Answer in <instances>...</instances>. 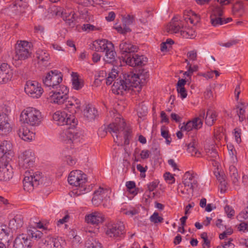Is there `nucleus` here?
I'll return each mask as SVG.
<instances>
[{"label":"nucleus","instance_id":"bb28decb","mask_svg":"<svg viewBox=\"0 0 248 248\" xmlns=\"http://www.w3.org/2000/svg\"><path fill=\"white\" fill-rule=\"evenodd\" d=\"M119 47L122 54L125 55L124 58L129 56L131 53L137 52L138 49V47L137 46L132 44L128 41H123L120 44Z\"/></svg>","mask_w":248,"mask_h":248},{"label":"nucleus","instance_id":"0e129e2a","mask_svg":"<svg viewBox=\"0 0 248 248\" xmlns=\"http://www.w3.org/2000/svg\"><path fill=\"white\" fill-rule=\"evenodd\" d=\"M116 30L121 33H125L126 32H129L130 31V29L127 26H124V28H123L121 26H119L116 27Z\"/></svg>","mask_w":248,"mask_h":248},{"label":"nucleus","instance_id":"f3484780","mask_svg":"<svg viewBox=\"0 0 248 248\" xmlns=\"http://www.w3.org/2000/svg\"><path fill=\"white\" fill-rule=\"evenodd\" d=\"M212 12L210 15V22L213 26H217L224 24V20L221 18L223 15L222 8L220 6H215L211 7Z\"/></svg>","mask_w":248,"mask_h":248},{"label":"nucleus","instance_id":"a211bd4d","mask_svg":"<svg viewBox=\"0 0 248 248\" xmlns=\"http://www.w3.org/2000/svg\"><path fill=\"white\" fill-rule=\"evenodd\" d=\"M105 216L101 212L94 211L85 216V221L88 224L98 226L105 221Z\"/></svg>","mask_w":248,"mask_h":248},{"label":"nucleus","instance_id":"6ab92c4d","mask_svg":"<svg viewBox=\"0 0 248 248\" xmlns=\"http://www.w3.org/2000/svg\"><path fill=\"white\" fill-rule=\"evenodd\" d=\"M48 240L39 243V248H62L64 241L59 237H49Z\"/></svg>","mask_w":248,"mask_h":248},{"label":"nucleus","instance_id":"c756f323","mask_svg":"<svg viewBox=\"0 0 248 248\" xmlns=\"http://www.w3.org/2000/svg\"><path fill=\"white\" fill-rule=\"evenodd\" d=\"M11 129L8 116L6 114H0V134L6 135Z\"/></svg>","mask_w":248,"mask_h":248},{"label":"nucleus","instance_id":"72a5a7b5","mask_svg":"<svg viewBox=\"0 0 248 248\" xmlns=\"http://www.w3.org/2000/svg\"><path fill=\"white\" fill-rule=\"evenodd\" d=\"M84 117L89 121L94 120L97 115L96 109L91 105L86 106L83 111Z\"/></svg>","mask_w":248,"mask_h":248},{"label":"nucleus","instance_id":"4c0bfd02","mask_svg":"<svg viewBox=\"0 0 248 248\" xmlns=\"http://www.w3.org/2000/svg\"><path fill=\"white\" fill-rule=\"evenodd\" d=\"M110 49L105 51V56L104 60L107 63H112L115 60L116 53L114 51V46Z\"/></svg>","mask_w":248,"mask_h":248},{"label":"nucleus","instance_id":"423d86ee","mask_svg":"<svg viewBox=\"0 0 248 248\" xmlns=\"http://www.w3.org/2000/svg\"><path fill=\"white\" fill-rule=\"evenodd\" d=\"M69 90L64 85H61L55 91L49 93V100L52 103L63 105L68 97Z\"/></svg>","mask_w":248,"mask_h":248},{"label":"nucleus","instance_id":"c85d7f7f","mask_svg":"<svg viewBox=\"0 0 248 248\" xmlns=\"http://www.w3.org/2000/svg\"><path fill=\"white\" fill-rule=\"evenodd\" d=\"M183 183L185 186L193 189L198 186V182L193 174L186 172L184 174Z\"/></svg>","mask_w":248,"mask_h":248},{"label":"nucleus","instance_id":"4468645a","mask_svg":"<svg viewBox=\"0 0 248 248\" xmlns=\"http://www.w3.org/2000/svg\"><path fill=\"white\" fill-rule=\"evenodd\" d=\"M109 190L100 187L93 193V204L95 206H98L103 202H107L109 198Z\"/></svg>","mask_w":248,"mask_h":248},{"label":"nucleus","instance_id":"393cba45","mask_svg":"<svg viewBox=\"0 0 248 248\" xmlns=\"http://www.w3.org/2000/svg\"><path fill=\"white\" fill-rule=\"evenodd\" d=\"M113 46L111 42L106 39L97 40L93 42L92 49L97 52H105Z\"/></svg>","mask_w":248,"mask_h":248},{"label":"nucleus","instance_id":"473e14b6","mask_svg":"<svg viewBox=\"0 0 248 248\" xmlns=\"http://www.w3.org/2000/svg\"><path fill=\"white\" fill-rule=\"evenodd\" d=\"M187 151L191 154L192 156L200 157L201 155V152L198 148V142L196 139L194 138L188 143L187 145Z\"/></svg>","mask_w":248,"mask_h":248},{"label":"nucleus","instance_id":"20e7f679","mask_svg":"<svg viewBox=\"0 0 248 248\" xmlns=\"http://www.w3.org/2000/svg\"><path fill=\"white\" fill-rule=\"evenodd\" d=\"M68 182L70 185L78 187L76 194L80 195L89 191L84 187L87 182L86 175L80 170H75L70 172L68 177Z\"/></svg>","mask_w":248,"mask_h":248},{"label":"nucleus","instance_id":"f704fd0d","mask_svg":"<svg viewBox=\"0 0 248 248\" xmlns=\"http://www.w3.org/2000/svg\"><path fill=\"white\" fill-rule=\"evenodd\" d=\"M36 55L38 62L42 64H46L50 59L49 54L45 50L39 49L37 50Z\"/></svg>","mask_w":248,"mask_h":248},{"label":"nucleus","instance_id":"7ed1b4c3","mask_svg":"<svg viewBox=\"0 0 248 248\" xmlns=\"http://www.w3.org/2000/svg\"><path fill=\"white\" fill-rule=\"evenodd\" d=\"M43 120L42 113L39 110L33 107L25 108L20 115V122L31 126H39Z\"/></svg>","mask_w":248,"mask_h":248},{"label":"nucleus","instance_id":"774afa93","mask_svg":"<svg viewBox=\"0 0 248 248\" xmlns=\"http://www.w3.org/2000/svg\"><path fill=\"white\" fill-rule=\"evenodd\" d=\"M186 68L189 71L191 75L193 74V72L197 71L198 69L197 65H195L192 66L190 62H188Z\"/></svg>","mask_w":248,"mask_h":248},{"label":"nucleus","instance_id":"680f3d73","mask_svg":"<svg viewBox=\"0 0 248 248\" xmlns=\"http://www.w3.org/2000/svg\"><path fill=\"white\" fill-rule=\"evenodd\" d=\"M148 169V167L146 166L145 167H143L142 166H141L140 164H138L137 165V169L138 171L140 172L141 175L142 177L145 176V172L147 171Z\"/></svg>","mask_w":248,"mask_h":248},{"label":"nucleus","instance_id":"5fc2aeb1","mask_svg":"<svg viewBox=\"0 0 248 248\" xmlns=\"http://www.w3.org/2000/svg\"><path fill=\"white\" fill-rule=\"evenodd\" d=\"M134 17L133 16L127 15L123 18V23L125 26L132 24L134 21Z\"/></svg>","mask_w":248,"mask_h":248},{"label":"nucleus","instance_id":"f8f14e48","mask_svg":"<svg viewBox=\"0 0 248 248\" xmlns=\"http://www.w3.org/2000/svg\"><path fill=\"white\" fill-rule=\"evenodd\" d=\"M106 234L108 237L117 238L125 233L123 222L118 221L116 223H109L106 229Z\"/></svg>","mask_w":248,"mask_h":248},{"label":"nucleus","instance_id":"412c9836","mask_svg":"<svg viewBox=\"0 0 248 248\" xmlns=\"http://www.w3.org/2000/svg\"><path fill=\"white\" fill-rule=\"evenodd\" d=\"M74 128L70 126V125H68L66 129L63 130L60 133V140L67 144L73 143L77 136Z\"/></svg>","mask_w":248,"mask_h":248},{"label":"nucleus","instance_id":"cd10ccee","mask_svg":"<svg viewBox=\"0 0 248 248\" xmlns=\"http://www.w3.org/2000/svg\"><path fill=\"white\" fill-rule=\"evenodd\" d=\"M30 242L25 234L18 235L15 240L14 248H30Z\"/></svg>","mask_w":248,"mask_h":248},{"label":"nucleus","instance_id":"39448f33","mask_svg":"<svg viewBox=\"0 0 248 248\" xmlns=\"http://www.w3.org/2000/svg\"><path fill=\"white\" fill-rule=\"evenodd\" d=\"M41 174L39 171L34 172L31 170L26 171L23 180L24 189L29 192L32 191L39 185Z\"/></svg>","mask_w":248,"mask_h":248},{"label":"nucleus","instance_id":"ea45409f","mask_svg":"<svg viewBox=\"0 0 248 248\" xmlns=\"http://www.w3.org/2000/svg\"><path fill=\"white\" fill-rule=\"evenodd\" d=\"M72 79V88L76 90H79L83 87V83L79 81L78 75L77 73L72 72L71 74Z\"/></svg>","mask_w":248,"mask_h":248},{"label":"nucleus","instance_id":"a878e982","mask_svg":"<svg viewBox=\"0 0 248 248\" xmlns=\"http://www.w3.org/2000/svg\"><path fill=\"white\" fill-rule=\"evenodd\" d=\"M184 28V24L182 21L179 19L178 17H174L169 24L167 26V30L168 32L172 33H176Z\"/></svg>","mask_w":248,"mask_h":248},{"label":"nucleus","instance_id":"6e6d98bb","mask_svg":"<svg viewBox=\"0 0 248 248\" xmlns=\"http://www.w3.org/2000/svg\"><path fill=\"white\" fill-rule=\"evenodd\" d=\"M237 228L240 232H248V221L241 222L239 224Z\"/></svg>","mask_w":248,"mask_h":248},{"label":"nucleus","instance_id":"49530a36","mask_svg":"<svg viewBox=\"0 0 248 248\" xmlns=\"http://www.w3.org/2000/svg\"><path fill=\"white\" fill-rule=\"evenodd\" d=\"M8 234V229L7 226L0 223V240H2L7 238Z\"/></svg>","mask_w":248,"mask_h":248},{"label":"nucleus","instance_id":"e2e57ef3","mask_svg":"<svg viewBox=\"0 0 248 248\" xmlns=\"http://www.w3.org/2000/svg\"><path fill=\"white\" fill-rule=\"evenodd\" d=\"M177 91L179 94L182 99H184L187 96V93L186 90L184 88H177Z\"/></svg>","mask_w":248,"mask_h":248},{"label":"nucleus","instance_id":"e433bc0d","mask_svg":"<svg viewBox=\"0 0 248 248\" xmlns=\"http://www.w3.org/2000/svg\"><path fill=\"white\" fill-rule=\"evenodd\" d=\"M229 175L232 184L234 186H238L239 184V177L237 169L233 165H232L229 167Z\"/></svg>","mask_w":248,"mask_h":248},{"label":"nucleus","instance_id":"79ce46f5","mask_svg":"<svg viewBox=\"0 0 248 248\" xmlns=\"http://www.w3.org/2000/svg\"><path fill=\"white\" fill-rule=\"evenodd\" d=\"M86 248H103L101 243L96 239H92L87 240L85 243Z\"/></svg>","mask_w":248,"mask_h":248},{"label":"nucleus","instance_id":"bf43d9fd","mask_svg":"<svg viewBox=\"0 0 248 248\" xmlns=\"http://www.w3.org/2000/svg\"><path fill=\"white\" fill-rule=\"evenodd\" d=\"M245 110L242 108H239L238 110H237V115L239 117V120L240 122H242L246 118Z\"/></svg>","mask_w":248,"mask_h":248},{"label":"nucleus","instance_id":"a19ab883","mask_svg":"<svg viewBox=\"0 0 248 248\" xmlns=\"http://www.w3.org/2000/svg\"><path fill=\"white\" fill-rule=\"evenodd\" d=\"M28 235L35 240H38L43 236V233L37 230L36 228H33L27 230Z\"/></svg>","mask_w":248,"mask_h":248},{"label":"nucleus","instance_id":"0eeeda50","mask_svg":"<svg viewBox=\"0 0 248 248\" xmlns=\"http://www.w3.org/2000/svg\"><path fill=\"white\" fill-rule=\"evenodd\" d=\"M53 119L58 125H70L72 127H75L78 122L73 115L68 114L62 111H57L54 113Z\"/></svg>","mask_w":248,"mask_h":248},{"label":"nucleus","instance_id":"c9c22d12","mask_svg":"<svg viewBox=\"0 0 248 248\" xmlns=\"http://www.w3.org/2000/svg\"><path fill=\"white\" fill-rule=\"evenodd\" d=\"M217 113L212 109H208L205 118V123L208 126H212L217 120Z\"/></svg>","mask_w":248,"mask_h":248},{"label":"nucleus","instance_id":"338daca9","mask_svg":"<svg viewBox=\"0 0 248 248\" xmlns=\"http://www.w3.org/2000/svg\"><path fill=\"white\" fill-rule=\"evenodd\" d=\"M150 152L148 150H142L140 153V156L142 159H146L149 158Z\"/></svg>","mask_w":248,"mask_h":248},{"label":"nucleus","instance_id":"052dcab7","mask_svg":"<svg viewBox=\"0 0 248 248\" xmlns=\"http://www.w3.org/2000/svg\"><path fill=\"white\" fill-rule=\"evenodd\" d=\"M234 136L235 140L237 143H240L241 141V130L238 128H235L234 129Z\"/></svg>","mask_w":248,"mask_h":248},{"label":"nucleus","instance_id":"6e6552de","mask_svg":"<svg viewBox=\"0 0 248 248\" xmlns=\"http://www.w3.org/2000/svg\"><path fill=\"white\" fill-rule=\"evenodd\" d=\"M34 153L31 150H25L18 156V165L23 170L31 169L35 165Z\"/></svg>","mask_w":248,"mask_h":248},{"label":"nucleus","instance_id":"9d476101","mask_svg":"<svg viewBox=\"0 0 248 248\" xmlns=\"http://www.w3.org/2000/svg\"><path fill=\"white\" fill-rule=\"evenodd\" d=\"M62 75L57 70H51L48 72L43 78L44 84L47 87L52 88H58L60 83L62 81Z\"/></svg>","mask_w":248,"mask_h":248},{"label":"nucleus","instance_id":"5701e85b","mask_svg":"<svg viewBox=\"0 0 248 248\" xmlns=\"http://www.w3.org/2000/svg\"><path fill=\"white\" fill-rule=\"evenodd\" d=\"M63 105L64 109L69 111L71 115H73L80 109L81 103L78 98L68 96Z\"/></svg>","mask_w":248,"mask_h":248},{"label":"nucleus","instance_id":"f03ea898","mask_svg":"<svg viewBox=\"0 0 248 248\" xmlns=\"http://www.w3.org/2000/svg\"><path fill=\"white\" fill-rule=\"evenodd\" d=\"M140 79L138 74L131 73L124 77V79L117 78L114 82L111 90L113 93L123 95L127 90H133L140 86Z\"/></svg>","mask_w":248,"mask_h":248},{"label":"nucleus","instance_id":"4be33fe9","mask_svg":"<svg viewBox=\"0 0 248 248\" xmlns=\"http://www.w3.org/2000/svg\"><path fill=\"white\" fill-rule=\"evenodd\" d=\"M126 63L129 65L135 67L136 66H142L145 65L147 62V58L143 55L138 54H129L127 57L124 58Z\"/></svg>","mask_w":248,"mask_h":248},{"label":"nucleus","instance_id":"69168bd1","mask_svg":"<svg viewBox=\"0 0 248 248\" xmlns=\"http://www.w3.org/2000/svg\"><path fill=\"white\" fill-rule=\"evenodd\" d=\"M138 213V211L135 209H132L129 210H124L123 211V214L126 215L130 216L131 217L133 216Z\"/></svg>","mask_w":248,"mask_h":248},{"label":"nucleus","instance_id":"2eb2a0df","mask_svg":"<svg viewBox=\"0 0 248 248\" xmlns=\"http://www.w3.org/2000/svg\"><path fill=\"white\" fill-rule=\"evenodd\" d=\"M11 161H0V181L7 182L12 178L13 169L9 164Z\"/></svg>","mask_w":248,"mask_h":248},{"label":"nucleus","instance_id":"dca6fc26","mask_svg":"<svg viewBox=\"0 0 248 248\" xmlns=\"http://www.w3.org/2000/svg\"><path fill=\"white\" fill-rule=\"evenodd\" d=\"M12 144L8 141L4 140L0 145V161H11L14 154Z\"/></svg>","mask_w":248,"mask_h":248},{"label":"nucleus","instance_id":"4d7b16f0","mask_svg":"<svg viewBox=\"0 0 248 248\" xmlns=\"http://www.w3.org/2000/svg\"><path fill=\"white\" fill-rule=\"evenodd\" d=\"M187 57L189 60L196 61L197 57V51L196 50H192L188 51L187 53Z\"/></svg>","mask_w":248,"mask_h":248},{"label":"nucleus","instance_id":"9b49d317","mask_svg":"<svg viewBox=\"0 0 248 248\" xmlns=\"http://www.w3.org/2000/svg\"><path fill=\"white\" fill-rule=\"evenodd\" d=\"M24 90L29 96L33 98H39L44 92L41 84L36 81H27Z\"/></svg>","mask_w":248,"mask_h":248},{"label":"nucleus","instance_id":"c03bdc74","mask_svg":"<svg viewBox=\"0 0 248 248\" xmlns=\"http://www.w3.org/2000/svg\"><path fill=\"white\" fill-rule=\"evenodd\" d=\"M161 135L165 139L167 144H170L171 141V138L169 134V131L167 127L163 126L161 128Z\"/></svg>","mask_w":248,"mask_h":248},{"label":"nucleus","instance_id":"1a4fd4ad","mask_svg":"<svg viewBox=\"0 0 248 248\" xmlns=\"http://www.w3.org/2000/svg\"><path fill=\"white\" fill-rule=\"evenodd\" d=\"M31 54V44L26 41H20L16 46L15 59L24 60L28 59Z\"/></svg>","mask_w":248,"mask_h":248},{"label":"nucleus","instance_id":"a18cd8bd","mask_svg":"<svg viewBox=\"0 0 248 248\" xmlns=\"http://www.w3.org/2000/svg\"><path fill=\"white\" fill-rule=\"evenodd\" d=\"M82 30L89 32L94 31H101L102 28L101 27L94 26L90 24H84L82 26Z\"/></svg>","mask_w":248,"mask_h":248},{"label":"nucleus","instance_id":"13d9d810","mask_svg":"<svg viewBox=\"0 0 248 248\" xmlns=\"http://www.w3.org/2000/svg\"><path fill=\"white\" fill-rule=\"evenodd\" d=\"M224 210L228 217H231L234 215V210L230 206L226 205L224 208Z\"/></svg>","mask_w":248,"mask_h":248},{"label":"nucleus","instance_id":"2f4dec72","mask_svg":"<svg viewBox=\"0 0 248 248\" xmlns=\"http://www.w3.org/2000/svg\"><path fill=\"white\" fill-rule=\"evenodd\" d=\"M200 19V16L191 10H186L184 12V20L187 23L189 22L191 24H196Z\"/></svg>","mask_w":248,"mask_h":248},{"label":"nucleus","instance_id":"aec40b11","mask_svg":"<svg viewBox=\"0 0 248 248\" xmlns=\"http://www.w3.org/2000/svg\"><path fill=\"white\" fill-rule=\"evenodd\" d=\"M13 77V72L10 66L6 63L0 64V84L9 82Z\"/></svg>","mask_w":248,"mask_h":248},{"label":"nucleus","instance_id":"f257e3e1","mask_svg":"<svg viewBox=\"0 0 248 248\" xmlns=\"http://www.w3.org/2000/svg\"><path fill=\"white\" fill-rule=\"evenodd\" d=\"M108 130L118 145L129 144L131 131L126 125L124 119L117 118L115 123L108 125Z\"/></svg>","mask_w":248,"mask_h":248},{"label":"nucleus","instance_id":"de8ad7c7","mask_svg":"<svg viewBox=\"0 0 248 248\" xmlns=\"http://www.w3.org/2000/svg\"><path fill=\"white\" fill-rule=\"evenodd\" d=\"M14 221L16 222V229L21 227L23 223V217L20 215H16L13 219L10 220V223H13Z\"/></svg>","mask_w":248,"mask_h":248},{"label":"nucleus","instance_id":"603ef678","mask_svg":"<svg viewBox=\"0 0 248 248\" xmlns=\"http://www.w3.org/2000/svg\"><path fill=\"white\" fill-rule=\"evenodd\" d=\"M51 11L52 15L56 16L62 17L64 13L63 8L61 7H54L52 9Z\"/></svg>","mask_w":248,"mask_h":248},{"label":"nucleus","instance_id":"864d4df0","mask_svg":"<svg viewBox=\"0 0 248 248\" xmlns=\"http://www.w3.org/2000/svg\"><path fill=\"white\" fill-rule=\"evenodd\" d=\"M150 13L149 11H146L141 14V17L139 18V21L141 24L145 25L147 23V17L150 16Z\"/></svg>","mask_w":248,"mask_h":248},{"label":"nucleus","instance_id":"58836bf2","mask_svg":"<svg viewBox=\"0 0 248 248\" xmlns=\"http://www.w3.org/2000/svg\"><path fill=\"white\" fill-rule=\"evenodd\" d=\"M75 14L74 12L72 10L70 11H66L65 10L62 17L67 24L70 26H71L75 21Z\"/></svg>","mask_w":248,"mask_h":248},{"label":"nucleus","instance_id":"b1692460","mask_svg":"<svg viewBox=\"0 0 248 248\" xmlns=\"http://www.w3.org/2000/svg\"><path fill=\"white\" fill-rule=\"evenodd\" d=\"M73 1L76 4L83 6H95L96 5H99L106 10L108 9V7L110 4V2L103 0H96L95 1L93 0H73Z\"/></svg>","mask_w":248,"mask_h":248},{"label":"nucleus","instance_id":"ddd939ff","mask_svg":"<svg viewBox=\"0 0 248 248\" xmlns=\"http://www.w3.org/2000/svg\"><path fill=\"white\" fill-rule=\"evenodd\" d=\"M205 110H202L200 111L199 116L181 126V130L182 131H190L193 129H198L201 128L202 125V119L204 118Z\"/></svg>","mask_w":248,"mask_h":248},{"label":"nucleus","instance_id":"7c9ffc66","mask_svg":"<svg viewBox=\"0 0 248 248\" xmlns=\"http://www.w3.org/2000/svg\"><path fill=\"white\" fill-rule=\"evenodd\" d=\"M19 137L24 141H31L34 137V134L29 129L25 126H22L18 131Z\"/></svg>","mask_w":248,"mask_h":248},{"label":"nucleus","instance_id":"09e8293b","mask_svg":"<svg viewBox=\"0 0 248 248\" xmlns=\"http://www.w3.org/2000/svg\"><path fill=\"white\" fill-rule=\"evenodd\" d=\"M150 221L154 223H161L163 221V218L159 216L158 213L155 212L150 218Z\"/></svg>","mask_w":248,"mask_h":248},{"label":"nucleus","instance_id":"8fccbe9b","mask_svg":"<svg viewBox=\"0 0 248 248\" xmlns=\"http://www.w3.org/2000/svg\"><path fill=\"white\" fill-rule=\"evenodd\" d=\"M207 155L210 160H214L218 158L217 152L215 149L209 150L206 152Z\"/></svg>","mask_w":248,"mask_h":248},{"label":"nucleus","instance_id":"3c124183","mask_svg":"<svg viewBox=\"0 0 248 248\" xmlns=\"http://www.w3.org/2000/svg\"><path fill=\"white\" fill-rule=\"evenodd\" d=\"M232 239L230 238L222 243L221 246H218L217 248H234V245L232 243Z\"/></svg>","mask_w":248,"mask_h":248},{"label":"nucleus","instance_id":"37998d69","mask_svg":"<svg viewBox=\"0 0 248 248\" xmlns=\"http://www.w3.org/2000/svg\"><path fill=\"white\" fill-rule=\"evenodd\" d=\"M181 35L186 38H192L195 36V31L192 29L186 28L181 30Z\"/></svg>","mask_w":248,"mask_h":248}]
</instances>
